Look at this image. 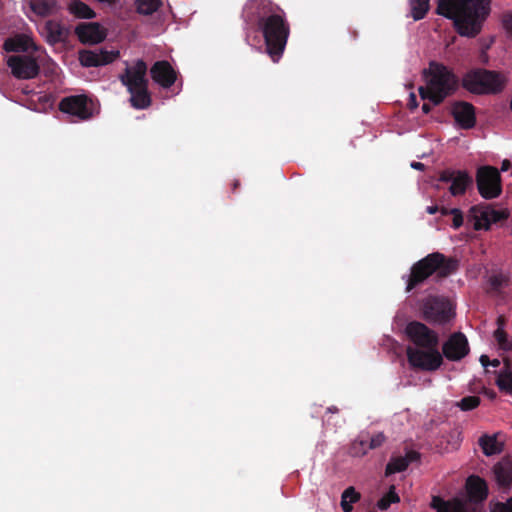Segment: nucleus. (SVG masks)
<instances>
[{
	"label": "nucleus",
	"instance_id": "obj_1",
	"mask_svg": "<svg viewBox=\"0 0 512 512\" xmlns=\"http://www.w3.org/2000/svg\"><path fill=\"white\" fill-rule=\"evenodd\" d=\"M491 0H439L437 11L452 19L457 32L464 37H475L490 13Z\"/></svg>",
	"mask_w": 512,
	"mask_h": 512
},
{
	"label": "nucleus",
	"instance_id": "obj_2",
	"mask_svg": "<svg viewBox=\"0 0 512 512\" xmlns=\"http://www.w3.org/2000/svg\"><path fill=\"white\" fill-rule=\"evenodd\" d=\"M467 498L443 501L434 497L432 506L437 512H482L481 502L488 495L486 482L478 476H470L466 482Z\"/></svg>",
	"mask_w": 512,
	"mask_h": 512
},
{
	"label": "nucleus",
	"instance_id": "obj_3",
	"mask_svg": "<svg viewBox=\"0 0 512 512\" xmlns=\"http://www.w3.org/2000/svg\"><path fill=\"white\" fill-rule=\"evenodd\" d=\"M426 87H420L419 93L423 100L429 99L439 104L455 87V76L443 65L431 63L425 70Z\"/></svg>",
	"mask_w": 512,
	"mask_h": 512
},
{
	"label": "nucleus",
	"instance_id": "obj_4",
	"mask_svg": "<svg viewBox=\"0 0 512 512\" xmlns=\"http://www.w3.org/2000/svg\"><path fill=\"white\" fill-rule=\"evenodd\" d=\"M261 29L267 45V52L277 62L284 51L288 38V27L279 15H271L262 20Z\"/></svg>",
	"mask_w": 512,
	"mask_h": 512
},
{
	"label": "nucleus",
	"instance_id": "obj_5",
	"mask_svg": "<svg viewBox=\"0 0 512 512\" xmlns=\"http://www.w3.org/2000/svg\"><path fill=\"white\" fill-rule=\"evenodd\" d=\"M506 78L497 72L487 70H473L463 78V86L475 94H491L502 90Z\"/></svg>",
	"mask_w": 512,
	"mask_h": 512
},
{
	"label": "nucleus",
	"instance_id": "obj_6",
	"mask_svg": "<svg viewBox=\"0 0 512 512\" xmlns=\"http://www.w3.org/2000/svg\"><path fill=\"white\" fill-rule=\"evenodd\" d=\"M407 357L412 367L425 371H435L443 362L437 346L408 347Z\"/></svg>",
	"mask_w": 512,
	"mask_h": 512
},
{
	"label": "nucleus",
	"instance_id": "obj_7",
	"mask_svg": "<svg viewBox=\"0 0 512 512\" xmlns=\"http://www.w3.org/2000/svg\"><path fill=\"white\" fill-rule=\"evenodd\" d=\"M479 193L485 199H493L501 194V179L497 169L490 166L480 167L477 171Z\"/></svg>",
	"mask_w": 512,
	"mask_h": 512
},
{
	"label": "nucleus",
	"instance_id": "obj_8",
	"mask_svg": "<svg viewBox=\"0 0 512 512\" xmlns=\"http://www.w3.org/2000/svg\"><path fill=\"white\" fill-rule=\"evenodd\" d=\"M59 108L63 113L75 116L79 119H88L96 111V107L92 100L84 95H76L64 98Z\"/></svg>",
	"mask_w": 512,
	"mask_h": 512
},
{
	"label": "nucleus",
	"instance_id": "obj_9",
	"mask_svg": "<svg viewBox=\"0 0 512 512\" xmlns=\"http://www.w3.org/2000/svg\"><path fill=\"white\" fill-rule=\"evenodd\" d=\"M508 217L506 210H495L487 205H478L470 209L469 218L476 230H487L492 223Z\"/></svg>",
	"mask_w": 512,
	"mask_h": 512
},
{
	"label": "nucleus",
	"instance_id": "obj_10",
	"mask_svg": "<svg viewBox=\"0 0 512 512\" xmlns=\"http://www.w3.org/2000/svg\"><path fill=\"white\" fill-rule=\"evenodd\" d=\"M425 318L435 324H444L454 317L451 303L443 298H431L424 303Z\"/></svg>",
	"mask_w": 512,
	"mask_h": 512
},
{
	"label": "nucleus",
	"instance_id": "obj_11",
	"mask_svg": "<svg viewBox=\"0 0 512 512\" xmlns=\"http://www.w3.org/2000/svg\"><path fill=\"white\" fill-rule=\"evenodd\" d=\"M443 263L444 257L439 253L431 254L425 259L419 261L412 269L410 280L407 284V290H411L415 285L423 281L434 271L438 270Z\"/></svg>",
	"mask_w": 512,
	"mask_h": 512
},
{
	"label": "nucleus",
	"instance_id": "obj_12",
	"mask_svg": "<svg viewBox=\"0 0 512 512\" xmlns=\"http://www.w3.org/2000/svg\"><path fill=\"white\" fill-rule=\"evenodd\" d=\"M405 332L414 343V347L437 346L438 336L424 324L411 322L406 326Z\"/></svg>",
	"mask_w": 512,
	"mask_h": 512
},
{
	"label": "nucleus",
	"instance_id": "obj_13",
	"mask_svg": "<svg viewBox=\"0 0 512 512\" xmlns=\"http://www.w3.org/2000/svg\"><path fill=\"white\" fill-rule=\"evenodd\" d=\"M119 57L118 50H82L79 52V61L83 67H98L112 63Z\"/></svg>",
	"mask_w": 512,
	"mask_h": 512
},
{
	"label": "nucleus",
	"instance_id": "obj_14",
	"mask_svg": "<svg viewBox=\"0 0 512 512\" xmlns=\"http://www.w3.org/2000/svg\"><path fill=\"white\" fill-rule=\"evenodd\" d=\"M7 64L12 74L20 79H31L35 77L39 71L35 60L28 56H11L7 59Z\"/></svg>",
	"mask_w": 512,
	"mask_h": 512
},
{
	"label": "nucleus",
	"instance_id": "obj_15",
	"mask_svg": "<svg viewBox=\"0 0 512 512\" xmlns=\"http://www.w3.org/2000/svg\"><path fill=\"white\" fill-rule=\"evenodd\" d=\"M444 356L451 361H459L469 353L468 340L462 333H455L443 344Z\"/></svg>",
	"mask_w": 512,
	"mask_h": 512
},
{
	"label": "nucleus",
	"instance_id": "obj_16",
	"mask_svg": "<svg viewBox=\"0 0 512 512\" xmlns=\"http://www.w3.org/2000/svg\"><path fill=\"white\" fill-rule=\"evenodd\" d=\"M146 71V64L142 60H136L131 65H127L125 74L121 76V81L127 88L147 86Z\"/></svg>",
	"mask_w": 512,
	"mask_h": 512
},
{
	"label": "nucleus",
	"instance_id": "obj_17",
	"mask_svg": "<svg viewBox=\"0 0 512 512\" xmlns=\"http://www.w3.org/2000/svg\"><path fill=\"white\" fill-rule=\"evenodd\" d=\"M79 40L83 44L94 45L102 42L106 38V30L98 23H83L75 30Z\"/></svg>",
	"mask_w": 512,
	"mask_h": 512
},
{
	"label": "nucleus",
	"instance_id": "obj_18",
	"mask_svg": "<svg viewBox=\"0 0 512 512\" xmlns=\"http://www.w3.org/2000/svg\"><path fill=\"white\" fill-rule=\"evenodd\" d=\"M440 179L451 183L449 190L453 196L463 194L472 183V178L464 171H447Z\"/></svg>",
	"mask_w": 512,
	"mask_h": 512
},
{
	"label": "nucleus",
	"instance_id": "obj_19",
	"mask_svg": "<svg viewBox=\"0 0 512 512\" xmlns=\"http://www.w3.org/2000/svg\"><path fill=\"white\" fill-rule=\"evenodd\" d=\"M152 79L162 87H170L176 80V73L166 61H159L151 68Z\"/></svg>",
	"mask_w": 512,
	"mask_h": 512
},
{
	"label": "nucleus",
	"instance_id": "obj_20",
	"mask_svg": "<svg viewBox=\"0 0 512 512\" xmlns=\"http://www.w3.org/2000/svg\"><path fill=\"white\" fill-rule=\"evenodd\" d=\"M452 113L455 121L464 129L472 128L475 125L474 107L467 102H459L454 104Z\"/></svg>",
	"mask_w": 512,
	"mask_h": 512
},
{
	"label": "nucleus",
	"instance_id": "obj_21",
	"mask_svg": "<svg viewBox=\"0 0 512 512\" xmlns=\"http://www.w3.org/2000/svg\"><path fill=\"white\" fill-rule=\"evenodd\" d=\"M493 475L498 486L508 488L512 483V463L507 459L499 461L493 467Z\"/></svg>",
	"mask_w": 512,
	"mask_h": 512
},
{
	"label": "nucleus",
	"instance_id": "obj_22",
	"mask_svg": "<svg viewBox=\"0 0 512 512\" xmlns=\"http://www.w3.org/2000/svg\"><path fill=\"white\" fill-rule=\"evenodd\" d=\"M41 33L50 43L63 41L68 35V29L57 21H47L41 28Z\"/></svg>",
	"mask_w": 512,
	"mask_h": 512
},
{
	"label": "nucleus",
	"instance_id": "obj_23",
	"mask_svg": "<svg viewBox=\"0 0 512 512\" xmlns=\"http://www.w3.org/2000/svg\"><path fill=\"white\" fill-rule=\"evenodd\" d=\"M479 446L484 455L493 456L500 454L504 443L499 439L498 434H484L479 438Z\"/></svg>",
	"mask_w": 512,
	"mask_h": 512
},
{
	"label": "nucleus",
	"instance_id": "obj_24",
	"mask_svg": "<svg viewBox=\"0 0 512 512\" xmlns=\"http://www.w3.org/2000/svg\"><path fill=\"white\" fill-rule=\"evenodd\" d=\"M385 441V436L383 433L379 432L370 438V441L360 440L355 441L352 445V454L354 456H363L369 450L377 448L381 446Z\"/></svg>",
	"mask_w": 512,
	"mask_h": 512
},
{
	"label": "nucleus",
	"instance_id": "obj_25",
	"mask_svg": "<svg viewBox=\"0 0 512 512\" xmlns=\"http://www.w3.org/2000/svg\"><path fill=\"white\" fill-rule=\"evenodd\" d=\"M33 47L34 44L32 39L28 35L24 34L9 38L4 43V48L6 51H28Z\"/></svg>",
	"mask_w": 512,
	"mask_h": 512
},
{
	"label": "nucleus",
	"instance_id": "obj_26",
	"mask_svg": "<svg viewBox=\"0 0 512 512\" xmlns=\"http://www.w3.org/2000/svg\"><path fill=\"white\" fill-rule=\"evenodd\" d=\"M131 94V104L136 109H144L147 108L150 103V95L147 91V86H143L140 88H127Z\"/></svg>",
	"mask_w": 512,
	"mask_h": 512
},
{
	"label": "nucleus",
	"instance_id": "obj_27",
	"mask_svg": "<svg viewBox=\"0 0 512 512\" xmlns=\"http://www.w3.org/2000/svg\"><path fill=\"white\" fill-rule=\"evenodd\" d=\"M30 7L37 15L47 16L57 10V3L55 0H31Z\"/></svg>",
	"mask_w": 512,
	"mask_h": 512
},
{
	"label": "nucleus",
	"instance_id": "obj_28",
	"mask_svg": "<svg viewBox=\"0 0 512 512\" xmlns=\"http://www.w3.org/2000/svg\"><path fill=\"white\" fill-rule=\"evenodd\" d=\"M496 384L501 391L512 396V370L507 367L502 369L497 376Z\"/></svg>",
	"mask_w": 512,
	"mask_h": 512
},
{
	"label": "nucleus",
	"instance_id": "obj_29",
	"mask_svg": "<svg viewBox=\"0 0 512 512\" xmlns=\"http://www.w3.org/2000/svg\"><path fill=\"white\" fill-rule=\"evenodd\" d=\"M411 15L414 20L424 18L429 9V0H410Z\"/></svg>",
	"mask_w": 512,
	"mask_h": 512
},
{
	"label": "nucleus",
	"instance_id": "obj_30",
	"mask_svg": "<svg viewBox=\"0 0 512 512\" xmlns=\"http://www.w3.org/2000/svg\"><path fill=\"white\" fill-rule=\"evenodd\" d=\"M69 11L79 18L89 19L94 17V12L90 9V7L85 3L77 0L70 3Z\"/></svg>",
	"mask_w": 512,
	"mask_h": 512
},
{
	"label": "nucleus",
	"instance_id": "obj_31",
	"mask_svg": "<svg viewBox=\"0 0 512 512\" xmlns=\"http://www.w3.org/2000/svg\"><path fill=\"white\" fill-rule=\"evenodd\" d=\"M359 499V494L355 491L353 487L347 488L341 498V507L344 512L352 511V504L355 503Z\"/></svg>",
	"mask_w": 512,
	"mask_h": 512
},
{
	"label": "nucleus",
	"instance_id": "obj_32",
	"mask_svg": "<svg viewBox=\"0 0 512 512\" xmlns=\"http://www.w3.org/2000/svg\"><path fill=\"white\" fill-rule=\"evenodd\" d=\"M494 338L500 349L512 352V338L502 328H498L494 332Z\"/></svg>",
	"mask_w": 512,
	"mask_h": 512
},
{
	"label": "nucleus",
	"instance_id": "obj_33",
	"mask_svg": "<svg viewBox=\"0 0 512 512\" xmlns=\"http://www.w3.org/2000/svg\"><path fill=\"white\" fill-rule=\"evenodd\" d=\"M409 461L405 457H396L391 459L386 467V474H394L404 471L408 466Z\"/></svg>",
	"mask_w": 512,
	"mask_h": 512
},
{
	"label": "nucleus",
	"instance_id": "obj_34",
	"mask_svg": "<svg viewBox=\"0 0 512 512\" xmlns=\"http://www.w3.org/2000/svg\"><path fill=\"white\" fill-rule=\"evenodd\" d=\"M137 10L141 14H151L159 7V0H137Z\"/></svg>",
	"mask_w": 512,
	"mask_h": 512
},
{
	"label": "nucleus",
	"instance_id": "obj_35",
	"mask_svg": "<svg viewBox=\"0 0 512 512\" xmlns=\"http://www.w3.org/2000/svg\"><path fill=\"white\" fill-rule=\"evenodd\" d=\"M269 6L270 3L266 0H254L245 6V11L252 13L254 10H258V14L263 15Z\"/></svg>",
	"mask_w": 512,
	"mask_h": 512
},
{
	"label": "nucleus",
	"instance_id": "obj_36",
	"mask_svg": "<svg viewBox=\"0 0 512 512\" xmlns=\"http://www.w3.org/2000/svg\"><path fill=\"white\" fill-rule=\"evenodd\" d=\"M398 501L399 497L396 494L395 489L391 487L389 492L379 500L377 505L380 509L385 510L390 506V504L396 503Z\"/></svg>",
	"mask_w": 512,
	"mask_h": 512
},
{
	"label": "nucleus",
	"instance_id": "obj_37",
	"mask_svg": "<svg viewBox=\"0 0 512 512\" xmlns=\"http://www.w3.org/2000/svg\"><path fill=\"white\" fill-rule=\"evenodd\" d=\"M480 404V399L476 396H468L463 398L457 403V406L463 410L468 411L476 408Z\"/></svg>",
	"mask_w": 512,
	"mask_h": 512
},
{
	"label": "nucleus",
	"instance_id": "obj_38",
	"mask_svg": "<svg viewBox=\"0 0 512 512\" xmlns=\"http://www.w3.org/2000/svg\"><path fill=\"white\" fill-rule=\"evenodd\" d=\"M493 512H512V498L507 499L504 503H496Z\"/></svg>",
	"mask_w": 512,
	"mask_h": 512
},
{
	"label": "nucleus",
	"instance_id": "obj_39",
	"mask_svg": "<svg viewBox=\"0 0 512 512\" xmlns=\"http://www.w3.org/2000/svg\"><path fill=\"white\" fill-rule=\"evenodd\" d=\"M453 227L459 228L463 223L462 214L458 210H453Z\"/></svg>",
	"mask_w": 512,
	"mask_h": 512
},
{
	"label": "nucleus",
	"instance_id": "obj_40",
	"mask_svg": "<svg viewBox=\"0 0 512 512\" xmlns=\"http://www.w3.org/2000/svg\"><path fill=\"white\" fill-rule=\"evenodd\" d=\"M504 25H505L508 33L512 37V13H509V14L505 15V17H504Z\"/></svg>",
	"mask_w": 512,
	"mask_h": 512
},
{
	"label": "nucleus",
	"instance_id": "obj_41",
	"mask_svg": "<svg viewBox=\"0 0 512 512\" xmlns=\"http://www.w3.org/2000/svg\"><path fill=\"white\" fill-rule=\"evenodd\" d=\"M409 106L411 109H415L418 106L416 95L414 93H410L409 95Z\"/></svg>",
	"mask_w": 512,
	"mask_h": 512
},
{
	"label": "nucleus",
	"instance_id": "obj_42",
	"mask_svg": "<svg viewBox=\"0 0 512 512\" xmlns=\"http://www.w3.org/2000/svg\"><path fill=\"white\" fill-rule=\"evenodd\" d=\"M480 362L484 368L488 367L490 364L489 358L486 355H481Z\"/></svg>",
	"mask_w": 512,
	"mask_h": 512
},
{
	"label": "nucleus",
	"instance_id": "obj_43",
	"mask_svg": "<svg viewBox=\"0 0 512 512\" xmlns=\"http://www.w3.org/2000/svg\"><path fill=\"white\" fill-rule=\"evenodd\" d=\"M510 167H511V163H510V161H509V160H504V161L502 162V165H501V171H502V172H505V171L509 170V169H510Z\"/></svg>",
	"mask_w": 512,
	"mask_h": 512
},
{
	"label": "nucleus",
	"instance_id": "obj_44",
	"mask_svg": "<svg viewBox=\"0 0 512 512\" xmlns=\"http://www.w3.org/2000/svg\"><path fill=\"white\" fill-rule=\"evenodd\" d=\"M411 167L413 169L422 170L424 168V165L421 162H412Z\"/></svg>",
	"mask_w": 512,
	"mask_h": 512
},
{
	"label": "nucleus",
	"instance_id": "obj_45",
	"mask_svg": "<svg viewBox=\"0 0 512 512\" xmlns=\"http://www.w3.org/2000/svg\"><path fill=\"white\" fill-rule=\"evenodd\" d=\"M437 209L438 208L436 206H430V207L427 208V212L429 214H434V213H436Z\"/></svg>",
	"mask_w": 512,
	"mask_h": 512
},
{
	"label": "nucleus",
	"instance_id": "obj_46",
	"mask_svg": "<svg viewBox=\"0 0 512 512\" xmlns=\"http://www.w3.org/2000/svg\"><path fill=\"white\" fill-rule=\"evenodd\" d=\"M422 110L424 113H428L430 111V106L425 103L422 105Z\"/></svg>",
	"mask_w": 512,
	"mask_h": 512
},
{
	"label": "nucleus",
	"instance_id": "obj_47",
	"mask_svg": "<svg viewBox=\"0 0 512 512\" xmlns=\"http://www.w3.org/2000/svg\"><path fill=\"white\" fill-rule=\"evenodd\" d=\"M499 363H500L499 360L495 359V360L491 361L489 365H491L493 367H497L499 365Z\"/></svg>",
	"mask_w": 512,
	"mask_h": 512
},
{
	"label": "nucleus",
	"instance_id": "obj_48",
	"mask_svg": "<svg viewBox=\"0 0 512 512\" xmlns=\"http://www.w3.org/2000/svg\"><path fill=\"white\" fill-rule=\"evenodd\" d=\"M449 267H451L452 269H454V268L456 267V262H455V261H452Z\"/></svg>",
	"mask_w": 512,
	"mask_h": 512
}]
</instances>
